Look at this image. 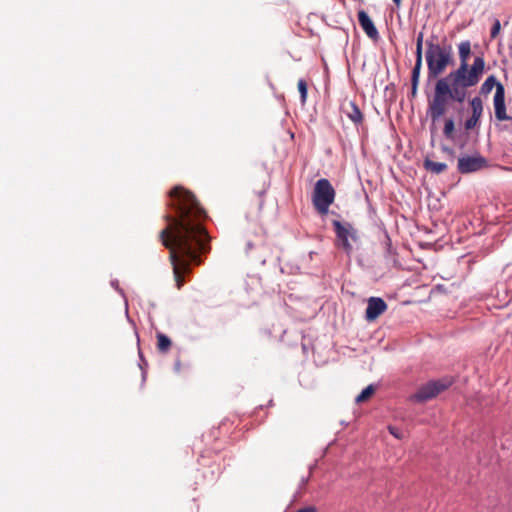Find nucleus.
Wrapping results in <instances>:
<instances>
[{
    "mask_svg": "<svg viewBox=\"0 0 512 512\" xmlns=\"http://www.w3.org/2000/svg\"><path fill=\"white\" fill-rule=\"evenodd\" d=\"M169 206L176 215L164 216L168 226L160 231L162 244L170 250L176 286L183 285L182 275L190 271L191 264H200L199 253L209 251V236L202 225L205 211L195 196L182 186H176L169 192Z\"/></svg>",
    "mask_w": 512,
    "mask_h": 512,
    "instance_id": "1",
    "label": "nucleus"
},
{
    "mask_svg": "<svg viewBox=\"0 0 512 512\" xmlns=\"http://www.w3.org/2000/svg\"><path fill=\"white\" fill-rule=\"evenodd\" d=\"M460 64L435 82L433 97L428 101L427 115L432 123H436L447 112L451 103L463 104L468 89L477 85L485 70L483 56H477L471 66L468 64L471 55V42L462 41L458 45Z\"/></svg>",
    "mask_w": 512,
    "mask_h": 512,
    "instance_id": "2",
    "label": "nucleus"
},
{
    "mask_svg": "<svg viewBox=\"0 0 512 512\" xmlns=\"http://www.w3.org/2000/svg\"><path fill=\"white\" fill-rule=\"evenodd\" d=\"M438 37L431 35L426 41L425 60L427 64V82L440 79L447 67L453 66L454 56L451 44H439Z\"/></svg>",
    "mask_w": 512,
    "mask_h": 512,
    "instance_id": "3",
    "label": "nucleus"
},
{
    "mask_svg": "<svg viewBox=\"0 0 512 512\" xmlns=\"http://www.w3.org/2000/svg\"><path fill=\"white\" fill-rule=\"evenodd\" d=\"M335 195V190L330 181L326 178H320L317 180L314 187L312 197L314 208L320 214H327L330 205L334 202Z\"/></svg>",
    "mask_w": 512,
    "mask_h": 512,
    "instance_id": "4",
    "label": "nucleus"
},
{
    "mask_svg": "<svg viewBox=\"0 0 512 512\" xmlns=\"http://www.w3.org/2000/svg\"><path fill=\"white\" fill-rule=\"evenodd\" d=\"M332 225L336 235L337 246L342 248L343 251L350 255L353 251V246L350 240L358 242L360 237L357 229L350 222H341L339 220H333Z\"/></svg>",
    "mask_w": 512,
    "mask_h": 512,
    "instance_id": "5",
    "label": "nucleus"
},
{
    "mask_svg": "<svg viewBox=\"0 0 512 512\" xmlns=\"http://www.w3.org/2000/svg\"><path fill=\"white\" fill-rule=\"evenodd\" d=\"M452 385V380L448 378L431 380L422 385L418 391L412 396L416 402H425L433 399L438 394L446 390Z\"/></svg>",
    "mask_w": 512,
    "mask_h": 512,
    "instance_id": "6",
    "label": "nucleus"
},
{
    "mask_svg": "<svg viewBox=\"0 0 512 512\" xmlns=\"http://www.w3.org/2000/svg\"><path fill=\"white\" fill-rule=\"evenodd\" d=\"M487 165V160L480 154L463 156L458 159L457 169L461 174H469L481 170Z\"/></svg>",
    "mask_w": 512,
    "mask_h": 512,
    "instance_id": "7",
    "label": "nucleus"
},
{
    "mask_svg": "<svg viewBox=\"0 0 512 512\" xmlns=\"http://www.w3.org/2000/svg\"><path fill=\"white\" fill-rule=\"evenodd\" d=\"M381 245L383 247L385 266L388 269H401L402 264L399 261L398 252L396 248L393 247L391 238L387 231H384V238L381 241Z\"/></svg>",
    "mask_w": 512,
    "mask_h": 512,
    "instance_id": "8",
    "label": "nucleus"
},
{
    "mask_svg": "<svg viewBox=\"0 0 512 512\" xmlns=\"http://www.w3.org/2000/svg\"><path fill=\"white\" fill-rule=\"evenodd\" d=\"M269 251V247L266 246L262 240L257 242L247 240L246 242L245 252L250 260L254 263L264 265L266 263Z\"/></svg>",
    "mask_w": 512,
    "mask_h": 512,
    "instance_id": "9",
    "label": "nucleus"
},
{
    "mask_svg": "<svg viewBox=\"0 0 512 512\" xmlns=\"http://www.w3.org/2000/svg\"><path fill=\"white\" fill-rule=\"evenodd\" d=\"M493 104L495 118L498 121H506L511 119V117L508 116L506 113L505 88L503 84H499V86L497 87V91H495L493 98Z\"/></svg>",
    "mask_w": 512,
    "mask_h": 512,
    "instance_id": "10",
    "label": "nucleus"
},
{
    "mask_svg": "<svg viewBox=\"0 0 512 512\" xmlns=\"http://www.w3.org/2000/svg\"><path fill=\"white\" fill-rule=\"evenodd\" d=\"M387 310V304L381 297H370L367 301L365 319L368 322L376 320Z\"/></svg>",
    "mask_w": 512,
    "mask_h": 512,
    "instance_id": "11",
    "label": "nucleus"
},
{
    "mask_svg": "<svg viewBox=\"0 0 512 512\" xmlns=\"http://www.w3.org/2000/svg\"><path fill=\"white\" fill-rule=\"evenodd\" d=\"M357 15H358L359 25L361 26L363 31L366 33V35L370 39L377 41L380 37L379 32H378L374 22L368 15V13L364 10H359Z\"/></svg>",
    "mask_w": 512,
    "mask_h": 512,
    "instance_id": "12",
    "label": "nucleus"
},
{
    "mask_svg": "<svg viewBox=\"0 0 512 512\" xmlns=\"http://www.w3.org/2000/svg\"><path fill=\"white\" fill-rule=\"evenodd\" d=\"M342 111L355 126L363 123L364 115L355 101H349L347 104H343Z\"/></svg>",
    "mask_w": 512,
    "mask_h": 512,
    "instance_id": "13",
    "label": "nucleus"
},
{
    "mask_svg": "<svg viewBox=\"0 0 512 512\" xmlns=\"http://www.w3.org/2000/svg\"><path fill=\"white\" fill-rule=\"evenodd\" d=\"M423 167L426 171L438 175L447 169V164L443 162H435L429 158H425L423 161Z\"/></svg>",
    "mask_w": 512,
    "mask_h": 512,
    "instance_id": "14",
    "label": "nucleus"
},
{
    "mask_svg": "<svg viewBox=\"0 0 512 512\" xmlns=\"http://www.w3.org/2000/svg\"><path fill=\"white\" fill-rule=\"evenodd\" d=\"M424 32L420 31L416 37L415 64L422 67L423 63Z\"/></svg>",
    "mask_w": 512,
    "mask_h": 512,
    "instance_id": "15",
    "label": "nucleus"
},
{
    "mask_svg": "<svg viewBox=\"0 0 512 512\" xmlns=\"http://www.w3.org/2000/svg\"><path fill=\"white\" fill-rule=\"evenodd\" d=\"M421 66L414 65L412 71H411V97L414 98L417 95L418 92V85L420 80V74H421Z\"/></svg>",
    "mask_w": 512,
    "mask_h": 512,
    "instance_id": "16",
    "label": "nucleus"
},
{
    "mask_svg": "<svg viewBox=\"0 0 512 512\" xmlns=\"http://www.w3.org/2000/svg\"><path fill=\"white\" fill-rule=\"evenodd\" d=\"M499 84H502V83L498 82L494 75L488 76L480 87V94L488 95L494 87L497 89Z\"/></svg>",
    "mask_w": 512,
    "mask_h": 512,
    "instance_id": "17",
    "label": "nucleus"
},
{
    "mask_svg": "<svg viewBox=\"0 0 512 512\" xmlns=\"http://www.w3.org/2000/svg\"><path fill=\"white\" fill-rule=\"evenodd\" d=\"M469 104L472 111L471 114L481 119L484 110L482 99L479 96H475L470 99Z\"/></svg>",
    "mask_w": 512,
    "mask_h": 512,
    "instance_id": "18",
    "label": "nucleus"
},
{
    "mask_svg": "<svg viewBox=\"0 0 512 512\" xmlns=\"http://www.w3.org/2000/svg\"><path fill=\"white\" fill-rule=\"evenodd\" d=\"M455 122L452 117L445 119L443 135L449 140H454Z\"/></svg>",
    "mask_w": 512,
    "mask_h": 512,
    "instance_id": "19",
    "label": "nucleus"
},
{
    "mask_svg": "<svg viewBox=\"0 0 512 512\" xmlns=\"http://www.w3.org/2000/svg\"><path fill=\"white\" fill-rule=\"evenodd\" d=\"M157 348L160 352L162 353H165L169 350L170 346H171V340L170 338L163 334V333H158L157 334Z\"/></svg>",
    "mask_w": 512,
    "mask_h": 512,
    "instance_id": "20",
    "label": "nucleus"
},
{
    "mask_svg": "<svg viewBox=\"0 0 512 512\" xmlns=\"http://www.w3.org/2000/svg\"><path fill=\"white\" fill-rule=\"evenodd\" d=\"M374 392H375V386L373 384L368 385L355 398V402L356 403H361V402H364V401L368 400L373 395Z\"/></svg>",
    "mask_w": 512,
    "mask_h": 512,
    "instance_id": "21",
    "label": "nucleus"
},
{
    "mask_svg": "<svg viewBox=\"0 0 512 512\" xmlns=\"http://www.w3.org/2000/svg\"><path fill=\"white\" fill-rule=\"evenodd\" d=\"M298 90L300 93L301 104L304 105L307 101V93H308L307 83L304 79H300L298 81Z\"/></svg>",
    "mask_w": 512,
    "mask_h": 512,
    "instance_id": "22",
    "label": "nucleus"
},
{
    "mask_svg": "<svg viewBox=\"0 0 512 512\" xmlns=\"http://www.w3.org/2000/svg\"><path fill=\"white\" fill-rule=\"evenodd\" d=\"M479 122H480V118L475 117L474 115L471 114V116L468 119H466V121L464 123V128L466 130H472L476 126L479 125Z\"/></svg>",
    "mask_w": 512,
    "mask_h": 512,
    "instance_id": "23",
    "label": "nucleus"
},
{
    "mask_svg": "<svg viewBox=\"0 0 512 512\" xmlns=\"http://www.w3.org/2000/svg\"><path fill=\"white\" fill-rule=\"evenodd\" d=\"M138 354H139V358H140V363H139V368L142 370V378L143 380L145 379L146 377V371H145V368L147 367L148 363L147 361L145 360V358L143 357V354H142V351L141 349L139 348L138 350Z\"/></svg>",
    "mask_w": 512,
    "mask_h": 512,
    "instance_id": "24",
    "label": "nucleus"
},
{
    "mask_svg": "<svg viewBox=\"0 0 512 512\" xmlns=\"http://www.w3.org/2000/svg\"><path fill=\"white\" fill-rule=\"evenodd\" d=\"M500 29H501V23L498 19H495L493 22V25L491 27V32H490L491 38H495L499 34Z\"/></svg>",
    "mask_w": 512,
    "mask_h": 512,
    "instance_id": "25",
    "label": "nucleus"
},
{
    "mask_svg": "<svg viewBox=\"0 0 512 512\" xmlns=\"http://www.w3.org/2000/svg\"><path fill=\"white\" fill-rule=\"evenodd\" d=\"M388 430H389L390 434H392L395 438H397V439L402 438V432L400 431L399 428H397L395 426H389Z\"/></svg>",
    "mask_w": 512,
    "mask_h": 512,
    "instance_id": "26",
    "label": "nucleus"
},
{
    "mask_svg": "<svg viewBox=\"0 0 512 512\" xmlns=\"http://www.w3.org/2000/svg\"><path fill=\"white\" fill-rule=\"evenodd\" d=\"M111 286H112V287H114V288H115V290H117V291L121 294V296L125 299V303L127 304V299H126V297H125V293H124L123 289H121V288L119 287V282H118V280H112V281H111Z\"/></svg>",
    "mask_w": 512,
    "mask_h": 512,
    "instance_id": "27",
    "label": "nucleus"
},
{
    "mask_svg": "<svg viewBox=\"0 0 512 512\" xmlns=\"http://www.w3.org/2000/svg\"><path fill=\"white\" fill-rule=\"evenodd\" d=\"M308 480H309V476H307V477H303V478L301 479V485H305V484L308 482Z\"/></svg>",
    "mask_w": 512,
    "mask_h": 512,
    "instance_id": "28",
    "label": "nucleus"
},
{
    "mask_svg": "<svg viewBox=\"0 0 512 512\" xmlns=\"http://www.w3.org/2000/svg\"><path fill=\"white\" fill-rule=\"evenodd\" d=\"M392 1H393V3H394L395 5H397V6H399V5H400V3H401V0H392Z\"/></svg>",
    "mask_w": 512,
    "mask_h": 512,
    "instance_id": "29",
    "label": "nucleus"
},
{
    "mask_svg": "<svg viewBox=\"0 0 512 512\" xmlns=\"http://www.w3.org/2000/svg\"><path fill=\"white\" fill-rule=\"evenodd\" d=\"M136 336H137V343L139 344V342H140V338H139V335H138V333H137V332H136Z\"/></svg>",
    "mask_w": 512,
    "mask_h": 512,
    "instance_id": "30",
    "label": "nucleus"
},
{
    "mask_svg": "<svg viewBox=\"0 0 512 512\" xmlns=\"http://www.w3.org/2000/svg\"><path fill=\"white\" fill-rule=\"evenodd\" d=\"M269 406H272L273 405V400L271 399L268 403Z\"/></svg>",
    "mask_w": 512,
    "mask_h": 512,
    "instance_id": "31",
    "label": "nucleus"
}]
</instances>
